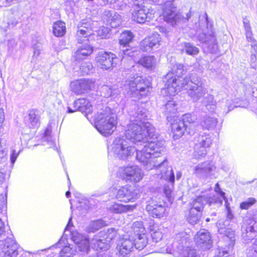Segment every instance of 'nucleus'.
Here are the masks:
<instances>
[{
	"mask_svg": "<svg viewBox=\"0 0 257 257\" xmlns=\"http://www.w3.org/2000/svg\"><path fill=\"white\" fill-rule=\"evenodd\" d=\"M94 119L96 128L104 136L111 135L116 128V116L109 107L99 109L95 114Z\"/></svg>",
	"mask_w": 257,
	"mask_h": 257,
	"instance_id": "20e7f679",
	"label": "nucleus"
},
{
	"mask_svg": "<svg viewBox=\"0 0 257 257\" xmlns=\"http://www.w3.org/2000/svg\"><path fill=\"white\" fill-rule=\"evenodd\" d=\"M128 186L127 185L122 187L117 191L116 197L120 201L124 202L125 203L128 202Z\"/></svg>",
	"mask_w": 257,
	"mask_h": 257,
	"instance_id": "f704fd0d",
	"label": "nucleus"
},
{
	"mask_svg": "<svg viewBox=\"0 0 257 257\" xmlns=\"http://www.w3.org/2000/svg\"><path fill=\"white\" fill-rule=\"evenodd\" d=\"M219 194L224 199H225V193L224 192L220 191L219 192Z\"/></svg>",
	"mask_w": 257,
	"mask_h": 257,
	"instance_id": "69168bd1",
	"label": "nucleus"
},
{
	"mask_svg": "<svg viewBox=\"0 0 257 257\" xmlns=\"http://www.w3.org/2000/svg\"><path fill=\"white\" fill-rule=\"evenodd\" d=\"M106 225L105 222L102 219L93 221L86 227V231L88 232H94Z\"/></svg>",
	"mask_w": 257,
	"mask_h": 257,
	"instance_id": "2f4dec72",
	"label": "nucleus"
},
{
	"mask_svg": "<svg viewBox=\"0 0 257 257\" xmlns=\"http://www.w3.org/2000/svg\"><path fill=\"white\" fill-rule=\"evenodd\" d=\"M120 51L119 55L122 59L128 56V31L125 30L119 36Z\"/></svg>",
	"mask_w": 257,
	"mask_h": 257,
	"instance_id": "a211bd4d",
	"label": "nucleus"
},
{
	"mask_svg": "<svg viewBox=\"0 0 257 257\" xmlns=\"http://www.w3.org/2000/svg\"><path fill=\"white\" fill-rule=\"evenodd\" d=\"M169 180L170 182L172 183V184L173 185L174 184V181H175L174 172L172 170H171Z\"/></svg>",
	"mask_w": 257,
	"mask_h": 257,
	"instance_id": "864d4df0",
	"label": "nucleus"
},
{
	"mask_svg": "<svg viewBox=\"0 0 257 257\" xmlns=\"http://www.w3.org/2000/svg\"><path fill=\"white\" fill-rule=\"evenodd\" d=\"M116 157L126 161L128 157V137L126 134L116 137L112 144L108 148Z\"/></svg>",
	"mask_w": 257,
	"mask_h": 257,
	"instance_id": "0eeeda50",
	"label": "nucleus"
},
{
	"mask_svg": "<svg viewBox=\"0 0 257 257\" xmlns=\"http://www.w3.org/2000/svg\"><path fill=\"white\" fill-rule=\"evenodd\" d=\"M149 231L153 239V241L158 242L161 240L163 234L160 226L157 223L153 222L149 225Z\"/></svg>",
	"mask_w": 257,
	"mask_h": 257,
	"instance_id": "393cba45",
	"label": "nucleus"
},
{
	"mask_svg": "<svg viewBox=\"0 0 257 257\" xmlns=\"http://www.w3.org/2000/svg\"><path fill=\"white\" fill-rule=\"evenodd\" d=\"M148 11L144 7L136 6L132 13V19L137 23L143 24L148 18Z\"/></svg>",
	"mask_w": 257,
	"mask_h": 257,
	"instance_id": "dca6fc26",
	"label": "nucleus"
},
{
	"mask_svg": "<svg viewBox=\"0 0 257 257\" xmlns=\"http://www.w3.org/2000/svg\"><path fill=\"white\" fill-rule=\"evenodd\" d=\"M34 54L32 56V62L36 63L37 58L41 53L43 49L41 44L38 43L34 45Z\"/></svg>",
	"mask_w": 257,
	"mask_h": 257,
	"instance_id": "79ce46f5",
	"label": "nucleus"
},
{
	"mask_svg": "<svg viewBox=\"0 0 257 257\" xmlns=\"http://www.w3.org/2000/svg\"><path fill=\"white\" fill-rule=\"evenodd\" d=\"M93 52L92 47L87 43L79 47L75 52L74 57L76 60H81L85 59Z\"/></svg>",
	"mask_w": 257,
	"mask_h": 257,
	"instance_id": "412c9836",
	"label": "nucleus"
},
{
	"mask_svg": "<svg viewBox=\"0 0 257 257\" xmlns=\"http://www.w3.org/2000/svg\"><path fill=\"white\" fill-rule=\"evenodd\" d=\"M93 66L89 62H84L81 64L79 71L82 75L88 74L93 72Z\"/></svg>",
	"mask_w": 257,
	"mask_h": 257,
	"instance_id": "58836bf2",
	"label": "nucleus"
},
{
	"mask_svg": "<svg viewBox=\"0 0 257 257\" xmlns=\"http://www.w3.org/2000/svg\"><path fill=\"white\" fill-rule=\"evenodd\" d=\"M72 226H73V223L72 222V217H70L69 219L67 225L65 227V231L70 230V227H72Z\"/></svg>",
	"mask_w": 257,
	"mask_h": 257,
	"instance_id": "5fc2aeb1",
	"label": "nucleus"
},
{
	"mask_svg": "<svg viewBox=\"0 0 257 257\" xmlns=\"http://www.w3.org/2000/svg\"><path fill=\"white\" fill-rule=\"evenodd\" d=\"M204 202L209 205L214 203L216 201L212 196L199 195L195 197L190 203L189 214L187 217L188 222L195 224L200 220L204 209Z\"/></svg>",
	"mask_w": 257,
	"mask_h": 257,
	"instance_id": "39448f33",
	"label": "nucleus"
},
{
	"mask_svg": "<svg viewBox=\"0 0 257 257\" xmlns=\"http://www.w3.org/2000/svg\"><path fill=\"white\" fill-rule=\"evenodd\" d=\"M167 205L160 198H152L147 202L146 210L154 218H161L166 215Z\"/></svg>",
	"mask_w": 257,
	"mask_h": 257,
	"instance_id": "6e6552de",
	"label": "nucleus"
},
{
	"mask_svg": "<svg viewBox=\"0 0 257 257\" xmlns=\"http://www.w3.org/2000/svg\"><path fill=\"white\" fill-rule=\"evenodd\" d=\"M76 111H77V110H76L75 108H74V109L73 110L70 107H68V110H67L68 113H72Z\"/></svg>",
	"mask_w": 257,
	"mask_h": 257,
	"instance_id": "0e129e2a",
	"label": "nucleus"
},
{
	"mask_svg": "<svg viewBox=\"0 0 257 257\" xmlns=\"http://www.w3.org/2000/svg\"><path fill=\"white\" fill-rule=\"evenodd\" d=\"M143 177L140 168L138 167H131L130 169V181L138 182L140 181Z\"/></svg>",
	"mask_w": 257,
	"mask_h": 257,
	"instance_id": "c756f323",
	"label": "nucleus"
},
{
	"mask_svg": "<svg viewBox=\"0 0 257 257\" xmlns=\"http://www.w3.org/2000/svg\"><path fill=\"white\" fill-rule=\"evenodd\" d=\"M6 196L3 194L0 195V213L2 212V210L6 205Z\"/></svg>",
	"mask_w": 257,
	"mask_h": 257,
	"instance_id": "09e8293b",
	"label": "nucleus"
},
{
	"mask_svg": "<svg viewBox=\"0 0 257 257\" xmlns=\"http://www.w3.org/2000/svg\"><path fill=\"white\" fill-rule=\"evenodd\" d=\"M96 23V22L92 21L90 18H88L79 22L77 27H82V28H86V29H88V30H93Z\"/></svg>",
	"mask_w": 257,
	"mask_h": 257,
	"instance_id": "ea45409f",
	"label": "nucleus"
},
{
	"mask_svg": "<svg viewBox=\"0 0 257 257\" xmlns=\"http://www.w3.org/2000/svg\"><path fill=\"white\" fill-rule=\"evenodd\" d=\"M199 142L195 146V156L197 159L204 157L207 154V148L210 147L212 141L209 135L199 136Z\"/></svg>",
	"mask_w": 257,
	"mask_h": 257,
	"instance_id": "9b49d317",
	"label": "nucleus"
},
{
	"mask_svg": "<svg viewBox=\"0 0 257 257\" xmlns=\"http://www.w3.org/2000/svg\"><path fill=\"white\" fill-rule=\"evenodd\" d=\"M217 123L216 118L211 116H205L201 122V125L204 130H210L215 127Z\"/></svg>",
	"mask_w": 257,
	"mask_h": 257,
	"instance_id": "72a5a7b5",
	"label": "nucleus"
},
{
	"mask_svg": "<svg viewBox=\"0 0 257 257\" xmlns=\"http://www.w3.org/2000/svg\"><path fill=\"white\" fill-rule=\"evenodd\" d=\"M133 38H134V35H133V34L132 33L130 32V42H131V41L132 40Z\"/></svg>",
	"mask_w": 257,
	"mask_h": 257,
	"instance_id": "774afa93",
	"label": "nucleus"
},
{
	"mask_svg": "<svg viewBox=\"0 0 257 257\" xmlns=\"http://www.w3.org/2000/svg\"><path fill=\"white\" fill-rule=\"evenodd\" d=\"M132 232L136 237L138 235H144L147 233L142 221H136L132 225Z\"/></svg>",
	"mask_w": 257,
	"mask_h": 257,
	"instance_id": "c85d7f7f",
	"label": "nucleus"
},
{
	"mask_svg": "<svg viewBox=\"0 0 257 257\" xmlns=\"http://www.w3.org/2000/svg\"><path fill=\"white\" fill-rule=\"evenodd\" d=\"M73 107L76 110L84 113L86 116L91 113L92 110V105L86 98L78 99L74 101Z\"/></svg>",
	"mask_w": 257,
	"mask_h": 257,
	"instance_id": "f3484780",
	"label": "nucleus"
},
{
	"mask_svg": "<svg viewBox=\"0 0 257 257\" xmlns=\"http://www.w3.org/2000/svg\"><path fill=\"white\" fill-rule=\"evenodd\" d=\"M66 32L65 24L62 21H57L54 23L53 33L56 37L63 36Z\"/></svg>",
	"mask_w": 257,
	"mask_h": 257,
	"instance_id": "473e14b6",
	"label": "nucleus"
},
{
	"mask_svg": "<svg viewBox=\"0 0 257 257\" xmlns=\"http://www.w3.org/2000/svg\"><path fill=\"white\" fill-rule=\"evenodd\" d=\"M185 52L190 56H195L199 53V48L190 43L185 42L183 44Z\"/></svg>",
	"mask_w": 257,
	"mask_h": 257,
	"instance_id": "4c0bfd02",
	"label": "nucleus"
},
{
	"mask_svg": "<svg viewBox=\"0 0 257 257\" xmlns=\"http://www.w3.org/2000/svg\"><path fill=\"white\" fill-rule=\"evenodd\" d=\"M5 177V174L3 172L0 171V183L2 182L4 180Z\"/></svg>",
	"mask_w": 257,
	"mask_h": 257,
	"instance_id": "680f3d73",
	"label": "nucleus"
},
{
	"mask_svg": "<svg viewBox=\"0 0 257 257\" xmlns=\"http://www.w3.org/2000/svg\"><path fill=\"white\" fill-rule=\"evenodd\" d=\"M5 119V114L4 109L0 108V127L1 126L2 123L3 122Z\"/></svg>",
	"mask_w": 257,
	"mask_h": 257,
	"instance_id": "603ef678",
	"label": "nucleus"
},
{
	"mask_svg": "<svg viewBox=\"0 0 257 257\" xmlns=\"http://www.w3.org/2000/svg\"><path fill=\"white\" fill-rule=\"evenodd\" d=\"M101 95L104 97H109L111 96L112 91L110 86L105 85L101 87Z\"/></svg>",
	"mask_w": 257,
	"mask_h": 257,
	"instance_id": "c03bdc74",
	"label": "nucleus"
},
{
	"mask_svg": "<svg viewBox=\"0 0 257 257\" xmlns=\"http://www.w3.org/2000/svg\"><path fill=\"white\" fill-rule=\"evenodd\" d=\"M162 16L164 21L173 22L174 20L175 14L173 7L171 6H166L163 7Z\"/></svg>",
	"mask_w": 257,
	"mask_h": 257,
	"instance_id": "7c9ffc66",
	"label": "nucleus"
},
{
	"mask_svg": "<svg viewBox=\"0 0 257 257\" xmlns=\"http://www.w3.org/2000/svg\"><path fill=\"white\" fill-rule=\"evenodd\" d=\"M50 139V131L48 129H47L45 132L44 136L43 139L44 140L49 141Z\"/></svg>",
	"mask_w": 257,
	"mask_h": 257,
	"instance_id": "3c124183",
	"label": "nucleus"
},
{
	"mask_svg": "<svg viewBox=\"0 0 257 257\" xmlns=\"http://www.w3.org/2000/svg\"><path fill=\"white\" fill-rule=\"evenodd\" d=\"M128 239L127 238H121L118 241L116 248L121 257H127L128 254Z\"/></svg>",
	"mask_w": 257,
	"mask_h": 257,
	"instance_id": "a878e982",
	"label": "nucleus"
},
{
	"mask_svg": "<svg viewBox=\"0 0 257 257\" xmlns=\"http://www.w3.org/2000/svg\"><path fill=\"white\" fill-rule=\"evenodd\" d=\"M164 192L167 196L169 197L171 194V190L169 187H165L164 189Z\"/></svg>",
	"mask_w": 257,
	"mask_h": 257,
	"instance_id": "052dcab7",
	"label": "nucleus"
},
{
	"mask_svg": "<svg viewBox=\"0 0 257 257\" xmlns=\"http://www.w3.org/2000/svg\"><path fill=\"white\" fill-rule=\"evenodd\" d=\"M90 257H111L109 255L106 253H99L98 254H93Z\"/></svg>",
	"mask_w": 257,
	"mask_h": 257,
	"instance_id": "6e6d98bb",
	"label": "nucleus"
},
{
	"mask_svg": "<svg viewBox=\"0 0 257 257\" xmlns=\"http://www.w3.org/2000/svg\"><path fill=\"white\" fill-rule=\"evenodd\" d=\"M185 73L184 66L178 64L176 67L167 73L165 75L166 83L164 90L167 95L175 96L181 91L183 88L191 90H196L202 85L201 82L198 81L194 83V78L183 76Z\"/></svg>",
	"mask_w": 257,
	"mask_h": 257,
	"instance_id": "f03ea898",
	"label": "nucleus"
},
{
	"mask_svg": "<svg viewBox=\"0 0 257 257\" xmlns=\"http://www.w3.org/2000/svg\"><path fill=\"white\" fill-rule=\"evenodd\" d=\"M5 225L4 222L2 221L0 218V237H4L5 236Z\"/></svg>",
	"mask_w": 257,
	"mask_h": 257,
	"instance_id": "8fccbe9b",
	"label": "nucleus"
},
{
	"mask_svg": "<svg viewBox=\"0 0 257 257\" xmlns=\"http://www.w3.org/2000/svg\"><path fill=\"white\" fill-rule=\"evenodd\" d=\"M227 217L229 219H232L233 218V215L232 214L230 209L229 207H227Z\"/></svg>",
	"mask_w": 257,
	"mask_h": 257,
	"instance_id": "13d9d810",
	"label": "nucleus"
},
{
	"mask_svg": "<svg viewBox=\"0 0 257 257\" xmlns=\"http://www.w3.org/2000/svg\"><path fill=\"white\" fill-rule=\"evenodd\" d=\"M212 171V166L210 163L204 162L199 164L194 169V174L199 176H208Z\"/></svg>",
	"mask_w": 257,
	"mask_h": 257,
	"instance_id": "5701e85b",
	"label": "nucleus"
},
{
	"mask_svg": "<svg viewBox=\"0 0 257 257\" xmlns=\"http://www.w3.org/2000/svg\"><path fill=\"white\" fill-rule=\"evenodd\" d=\"M116 177L124 183L128 180V166L119 167L116 172Z\"/></svg>",
	"mask_w": 257,
	"mask_h": 257,
	"instance_id": "c9c22d12",
	"label": "nucleus"
},
{
	"mask_svg": "<svg viewBox=\"0 0 257 257\" xmlns=\"http://www.w3.org/2000/svg\"><path fill=\"white\" fill-rule=\"evenodd\" d=\"M180 119L187 134L192 135L195 133L196 117L195 115L191 113H186L182 115L181 119Z\"/></svg>",
	"mask_w": 257,
	"mask_h": 257,
	"instance_id": "2eb2a0df",
	"label": "nucleus"
},
{
	"mask_svg": "<svg viewBox=\"0 0 257 257\" xmlns=\"http://www.w3.org/2000/svg\"><path fill=\"white\" fill-rule=\"evenodd\" d=\"M39 116L35 110L30 111L25 121L29 127H36L39 124Z\"/></svg>",
	"mask_w": 257,
	"mask_h": 257,
	"instance_id": "cd10ccee",
	"label": "nucleus"
},
{
	"mask_svg": "<svg viewBox=\"0 0 257 257\" xmlns=\"http://www.w3.org/2000/svg\"><path fill=\"white\" fill-rule=\"evenodd\" d=\"M171 130L172 137L175 140L182 138L186 131L180 119L173 120L171 124Z\"/></svg>",
	"mask_w": 257,
	"mask_h": 257,
	"instance_id": "aec40b11",
	"label": "nucleus"
},
{
	"mask_svg": "<svg viewBox=\"0 0 257 257\" xmlns=\"http://www.w3.org/2000/svg\"><path fill=\"white\" fill-rule=\"evenodd\" d=\"M161 38L159 34L155 33L144 38L140 44V49L144 52H150L160 45Z\"/></svg>",
	"mask_w": 257,
	"mask_h": 257,
	"instance_id": "9d476101",
	"label": "nucleus"
},
{
	"mask_svg": "<svg viewBox=\"0 0 257 257\" xmlns=\"http://www.w3.org/2000/svg\"><path fill=\"white\" fill-rule=\"evenodd\" d=\"M116 234V230L113 228L107 229L105 239H101L97 235H95L91 241L86 236L78 232H74L72 234V239L77 245V248L81 252H87L89 249L90 245L95 250H107L110 245L108 243L113 239Z\"/></svg>",
	"mask_w": 257,
	"mask_h": 257,
	"instance_id": "7ed1b4c3",
	"label": "nucleus"
},
{
	"mask_svg": "<svg viewBox=\"0 0 257 257\" xmlns=\"http://www.w3.org/2000/svg\"><path fill=\"white\" fill-rule=\"evenodd\" d=\"M109 29L105 27H100L97 31H96L97 35L101 39H105L107 37Z\"/></svg>",
	"mask_w": 257,
	"mask_h": 257,
	"instance_id": "a18cd8bd",
	"label": "nucleus"
},
{
	"mask_svg": "<svg viewBox=\"0 0 257 257\" xmlns=\"http://www.w3.org/2000/svg\"><path fill=\"white\" fill-rule=\"evenodd\" d=\"M256 202L255 198H249L247 200L242 201L239 204V208L242 210H247L255 204Z\"/></svg>",
	"mask_w": 257,
	"mask_h": 257,
	"instance_id": "a19ab883",
	"label": "nucleus"
},
{
	"mask_svg": "<svg viewBox=\"0 0 257 257\" xmlns=\"http://www.w3.org/2000/svg\"><path fill=\"white\" fill-rule=\"evenodd\" d=\"M20 153V151L18 152H16V150H12L11 153L10 160L12 164H14L16 159Z\"/></svg>",
	"mask_w": 257,
	"mask_h": 257,
	"instance_id": "49530a36",
	"label": "nucleus"
},
{
	"mask_svg": "<svg viewBox=\"0 0 257 257\" xmlns=\"http://www.w3.org/2000/svg\"><path fill=\"white\" fill-rule=\"evenodd\" d=\"M147 70H153L156 65V59L155 56L144 55L140 58L137 62Z\"/></svg>",
	"mask_w": 257,
	"mask_h": 257,
	"instance_id": "4be33fe9",
	"label": "nucleus"
},
{
	"mask_svg": "<svg viewBox=\"0 0 257 257\" xmlns=\"http://www.w3.org/2000/svg\"><path fill=\"white\" fill-rule=\"evenodd\" d=\"M93 30H88L82 27H78V31L76 33V37L78 43L82 44L86 41H89V39L93 34Z\"/></svg>",
	"mask_w": 257,
	"mask_h": 257,
	"instance_id": "b1692460",
	"label": "nucleus"
},
{
	"mask_svg": "<svg viewBox=\"0 0 257 257\" xmlns=\"http://www.w3.org/2000/svg\"><path fill=\"white\" fill-rule=\"evenodd\" d=\"M64 240L63 239V237L59 240V241L55 244V246L57 247H60L59 245L62 243L63 241H64Z\"/></svg>",
	"mask_w": 257,
	"mask_h": 257,
	"instance_id": "e2e57ef3",
	"label": "nucleus"
},
{
	"mask_svg": "<svg viewBox=\"0 0 257 257\" xmlns=\"http://www.w3.org/2000/svg\"><path fill=\"white\" fill-rule=\"evenodd\" d=\"M130 140L134 143H147L142 150L137 152L136 158L140 162L148 163L153 155L161 151V144L157 140L155 128L149 122L132 124Z\"/></svg>",
	"mask_w": 257,
	"mask_h": 257,
	"instance_id": "f257e3e1",
	"label": "nucleus"
},
{
	"mask_svg": "<svg viewBox=\"0 0 257 257\" xmlns=\"http://www.w3.org/2000/svg\"><path fill=\"white\" fill-rule=\"evenodd\" d=\"M136 70V66L132 67V80L130 82V90L131 91L132 97L140 99L141 98L148 95L150 89L152 88V83L140 75L135 76L134 73Z\"/></svg>",
	"mask_w": 257,
	"mask_h": 257,
	"instance_id": "423d86ee",
	"label": "nucleus"
},
{
	"mask_svg": "<svg viewBox=\"0 0 257 257\" xmlns=\"http://www.w3.org/2000/svg\"><path fill=\"white\" fill-rule=\"evenodd\" d=\"M94 85L93 82L88 79H80L74 82V91L77 93H83L85 91L91 90Z\"/></svg>",
	"mask_w": 257,
	"mask_h": 257,
	"instance_id": "6ab92c4d",
	"label": "nucleus"
},
{
	"mask_svg": "<svg viewBox=\"0 0 257 257\" xmlns=\"http://www.w3.org/2000/svg\"><path fill=\"white\" fill-rule=\"evenodd\" d=\"M12 237L7 236L4 240H0V248L2 251L10 257H16L18 254V244Z\"/></svg>",
	"mask_w": 257,
	"mask_h": 257,
	"instance_id": "f8f14e48",
	"label": "nucleus"
},
{
	"mask_svg": "<svg viewBox=\"0 0 257 257\" xmlns=\"http://www.w3.org/2000/svg\"><path fill=\"white\" fill-rule=\"evenodd\" d=\"M186 257H198L196 254V253L194 251L191 250L190 251L188 252L187 253V255Z\"/></svg>",
	"mask_w": 257,
	"mask_h": 257,
	"instance_id": "4d7b16f0",
	"label": "nucleus"
},
{
	"mask_svg": "<svg viewBox=\"0 0 257 257\" xmlns=\"http://www.w3.org/2000/svg\"><path fill=\"white\" fill-rule=\"evenodd\" d=\"M104 5L110 4L115 3L117 0H101Z\"/></svg>",
	"mask_w": 257,
	"mask_h": 257,
	"instance_id": "bf43d9fd",
	"label": "nucleus"
},
{
	"mask_svg": "<svg viewBox=\"0 0 257 257\" xmlns=\"http://www.w3.org/2000/svg\"><path fill=\"white\" fill-rule=\"evenodd\" d=\"M195 244L204 250L212 247V240L208 232H197L194 237Z\"/></svg>",
	"mask_w": 257,
	"mask_h": 257,
	"instance_id": "ddd939ff",
	"label": "nucleus"
},
{
	"mask_svg": "<svg viewBox=\"0 0 257 257\" xmlns=\"http://www.w3.org/2000/svg\"><path fill=\"white\" fill-rule=\"evenodd\" d=\"M112 210L115 213H122L128 210V205L115 204L112 206Z\"/></svg>",
	"mask_w": 257,
	"mask_h": 257,
	"instance_id": "37998d69",
	"label": "nucleus"
},
{
	"mask_svg": "<svg viewBox=\"0 0 257 257\" xmlns=\"http://www.w3.org/2000/svg\"><path fill=\"white\" fill-rule=\"evenodd\" d=\"M250 251L253 255L257 257V237L255 238L252 244Z\"/></svg>",
	"mask_w": 257,
	"mask_h": 257,
	"instance_id": "de8ad7c7",
	"label": "nucleus"
},
{
	"mask_svg": "<svg viewBox=\"0 0 257 257\" xmlns=\"http://www.w3.org/2000/svg\"><path fill=\"white\" fill-rule=\"evenodd\" d=\"M102 20L111 28H116L121 24L120 16L114 11L105 10L102 15Z\"/></svg>",
	"mask_w": 257,
	"mask_h": 257,
	"instance_id": "4468645a",
	"label": "nucleus"
},
{
	"mask_svg": "<svg viewBox=\"0 0 257 257\" xmlns=\"http://www.w3.org/2000/svg\"><path fill=\"white\" fill-rule=\"evenodd\" d=\"M148 234L146 233L143 235L136 236L134 240V244L135 247L141 250L145 248L148 243Z\"/></svg>",
	"mask_w": 257,
	"mask_h": 257,
	"instance_id": "bb28decb",
	"label": "nucleus"
},
{
	"mask_svg": "<svg viewBox=\"0 0 257 257\" xmlns=\"http://www.w3.org/2000/svg\"><path fill=\"white\" fill-rule=\"evenodd\" d=\"M118 58L115 54L106 51H101L96 57L98 66L102 69H112L115 67Z\"/></svg>",
	"mask_w": 257,
	"mask_h": 257,
	"instance_id": "1a4fd4ad",
	"label": "nucleus"
},
{
	"mask_svg": "<svg viewBox=\"0 0 257 257\" xmlns=\"http://www.w3.org/2000/svg\"><path fill=\"white\" fill-rule=\"evenodd\" d=\"M76 247L73 245L64 246L60 252V257H72L76 251Z\"/></svg>",
	"mask_w": 257,
	"mask_h": 257,
	"instance_id": "e433bc0d",
	"label": "nucleus"
},
{
	"mask_svg": "<svg viewBox=\"0 0 257 257\" xmlns=\"http://www.w3.org/2000/svg\"><path fill=\"white\" fill-rule=\"evenodd\" d=\"M65 195L67 198H69L71 196V193L69 191H68L66 192Z\"/></svg>",
	"mask_w": 257,
	"mask_h": 257,
	"instance_id": "338daca9",
	"label": "nucleus"
}]
</instances>
